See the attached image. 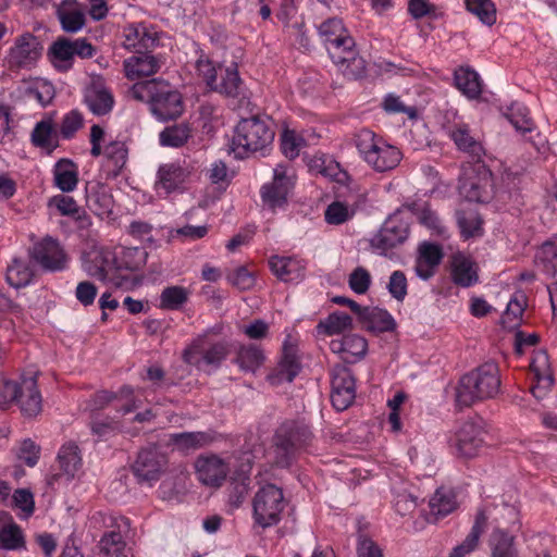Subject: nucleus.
Instances as JSON below:
<instances>
[{"instance_id":"nucleus-1","label":"nucleus","mask_w":557,"mask_h":557,"mask_svg":"<svg viewBox=\"0 0 557 557\" xmlns=\"http://www.w3.org/2000/svg\"><path fill=\"white\" fill-rule=\"evenodd\" d=\"M333 63L349 78H358L364 72V60L358 55L354 38L337 17L322 22L318 27Z\"/></svg>"},{"instance_id":"nucleus-2","label":"nucleus","mask_w":557,"mask_h":557,"mask_svg":"<svg viewBox=\"0 0 557 557\" xmlns=\"http://www.w3.org/2000/svg\"><path fill=\"white\" fill-rule=\"evenodd\" d=\"M132 98L148 102L152 114L160 121L178 117L183 113L181 94L164 81L136 83L129 89Z\"/></svg>"},{"instance_id":"nucleus-3","label":"nucleus","mask_w":557,"mask_h":557,"mask_svg":"<svg viewBox=\"0 0 557 557\" xmlns=\"http://www.w3.org/2000/svg\"><path fill=\"white\" fill-rule=\"evenodd\" d=\"M500 389L498 366L485 362L465 374L456 387V403L460 407H469L475 401L495 397Z\"/></svg>"},{"instance_id":"nucleus-4","label":"nucleus","mask_w":557,"mask_h":557,"mask_svg":"<svg viewBox=\"0 0 557 557\" xmlns=\"http://www.w3.org/2000/svg\"><path fill=\"white\" fill-rule=\"evenodd\" d=\"M274 135L273 121L270 117L255 115L243 119L235 128L234 151L242 157L262 151L272 144Z\"/></svg>"},{"instance_id":"nucleus-5","label":"nucleus","mask_w":557,"mask_h":557,"mask_svg":"<svg viewBox=\"0 0 557 557\" xmlns=\"http://www.w3.org/2000/svg\"><path fill=\"white\" fill-rule=\"evenodd\" d=\"M312 440L309 428L296 421L282 423L274 435V462L277 467L287 468L295 461L299 451L305 449Z\"/></svg>"},{"instance_id":"nucleus-6","label":"nucleus","mask_w":557,"mask_h":557,"mask_svg":"<svg viewBox=\"0 0 557 557\" xmlns=\"http://www.w3.org/2000/svg\"><path fill=\"white\" fill-rule=\"evenodd\" d=\"M355 145L362 159L377 172L395 169L403 157L398 148L385 143L367 128L356 134Z\"/></svg>"},{"instance_id":"nucleus-7","label":"nucleus","mask_w":557,"mask_h":557,"mask_svg":"<svg viewBox=\"0 0 557 557\" xmlns=\"http://www.w3.org/2000/svg\"><path fill=\"white\" fill-rule=\"evenodd\" d=\"M198 77L213 91L227 97H238L243 94L244 83L239 77L237 65L224 67L215 64L207 58H199L196 63Z\"/></svg>"},{"instance_id":"nucleus-8","label":"nucleus","mask_w":557,"mask_h":557,"mask_svg":"<svg viewBox=\"0 0 557 557\" xmlns=\"http://www.w3.org/2000/svg\"><path fill=\"white\" fill-rule=\"evenodd\" d=\"M230 355V345L224 341H212L207 334L197 336L184 350L183 359L198 370L210 372L220 368Z\"/></svg>"},{"instance_id":"nucleus-9","label":"nucleus","mask_w":557,"mask_h":557,"mask_svg":"<svg viewBox=\"0 0 557 557\" xmlns=\"http://www.w3.org/2000/svg\"><path fill=\"white\" fill-rule=\"evenodd\" d=\"M285 508L283 491L274 484L261 486L252 498V519L262 529L276 525Z\"/></svg>"},{"instance_id":"nucleus-10","label":"nucleus","mask_w":557,"mask_h":557,"mask_svg":"<svg viewBox=\"0 0 557 557\" xmlns=\"http://www.w3.org/2000/svg\"><path fill=\"white\" fill-rule=\"evenodd\" d=\"M96 54V48L86 38L70 39L59 37L48 50L51 64L60 72L73 67L74 58L90 59Z\"/></svg>"},{"instance_id":"nucleus-11","label":"nucleus","mask_w":557,"mask_h":557,"mask_svg":"<svg viewBox=\"0 0 557 557\" xmlns=\"http://www.w3.org/2000/svg\"><path fill=\"white\" fill-rule=\"evenodd\" d=\"M83 270L91 277L124 287L125 276L119 275L116 252L106 247H95L83 260Z\"/></svg>"},{"instance_id":"nucleus-12","label":"nucleus","mask_w":557,"mask_h":557,"mask_svg":"<svg viewBox=\"0 0 557 557\" xmlns=\"http://www.w3.org/2000/svg\"><path fill=\"white\" fill-rule=\"evenodd\" d=\"M168 456L156 446L141 449L132 466L134 475L140 483H148L160 480L168 468Z\"/></svg>"},{"instance_id":"nucleus-13","label":"nucleus","mask_w":557,"mask_h":557,"mask_svg":"<svg viewBox=\"0 0 557 557\" xmlns=\"http://www.w3.org/2000/svg\"><path fill=\"white\" fill-rule=\"evenodd\" d=\"M295 173L289 164H277L274 169L273 182L261 189L264 206L271 210L282 208L287 200V195L294 186Z\"/></svg>"},{"instance_id":"nucleus-14","label":"nucleus","mask_w":557,"mask_h":557,"mask_svg":"<svg viewBox=\"0 0 557 557\" xmlns=\"http://www.w3.org/2000/svg\"><path fill=\"white\" fill-rule=\"evenodd\" d=\"M28 255L46 271L58 272L66 268V253L60 243L51 236H46L34 243Z\"/></svg>"},{"instance_id":"nucleus-15","label":"nucleus","mask_w":557,"mask_h":557,"mask_svg":"<svg viewBox=\"0 0 557 557\" xmlns=\"http://www.w3.org/2000/svg\"><path fill=\"white\" fill-rule=\"evenodd\" d=\"M356 397V383L351 371L342 364L331 370V401L338 411L347 409Z\"/></svg>"},{"instance_id":"nucleus-16","label":"nucleus","mask_w":557,"mask_h":557,"mask_svg":"<svg viewBox=\"0 0 557 557\" xmlns=\"http://www.w3.org/2000/svg\"><path fill=\"white\" fill-rule=\"evenodd\" d=\"M193 168L186 163L171 162L159 166L156 190L159 195L183 191L190 178Z\"/></svg>"},{"instance_id":"nucleus-17","label":"nucleus","mask_w":557,"mask_h":557,"mask_svg":"<svg viewBox=\"0 0 557 557\" xmlns=\"http://www.w3.org/2000/svg\"><path fill=\"white\" fill-rule=\"evenodd\" d=\"M197 480L209 487H220L225 481L230 467L219 456L213 454L200 455L194 462Z\"/></svg>"},{"instance_id":"nucleus-18","label":"nucleus","mask_w":557,"mask_h":557,"mask_svg":"<svg viewBox=\"0 0 557 557\" xmlns=\"http://www.w3.org/2000/svg\"><path fill=\"white\" fill-rule=\"evenodd\" d=\"M408 224L399 216L388 218L376 235L371 239V246L379 250L381 255H386L388 250L401 245L408 237Z\"/></svg>"},{"instance_id":"nucleus-19","label":"nucleus","mask_w":557,"mask_h":557,"mask_svg":"<svg viewBox=\"0 0 557 557\" xmlns=\"http://www.w3.org/2000/svg\"><path fill=\"white\" fill-rule=\"evenodd\" d=\"M482 431L472 422H463L449 437V446L455 454L463 458L478 455L483 445Z\"/></svg>"},{"instance_id":"nucleus-20","label":"nucleus","mask_w":557,"mask_h":557,"mask_svg":"<svg viewBox=\"0 0 557 557\" xmlns=\"http://www.w3.org/2000/svg\"><path fill=\"white\" fill-rule=\"evenodd\" d=\"M123 46L128 50L153 49L159 44V33L152 25L146 23H134L123 29Z\"/></svg>"},{"instance_id":"nucleus-21","label":"nucleus","mask_w":557,"mask_h":557,"mask_svg":"<svg viewBox=\"0 0 557 557\" xmlns=\"http://www.w3.org/2000/svg\"><path fill=\"white\" fill-rule=\"evenodd\" d=\"M491 174L485 169L475 173L466 172L460 178L459 193L469 201L484 202L491 196Z\"/></svg>"},{"instance_id":"nucleus-22","label":"nucleus","mask_w":557,"mask_h":557,"mask_svg":"<svg viewBox=\"0 0 557 557\" xmlns=\"http://www.w3.org/2000/svg\"><path fill=\"white\" fill-rule=\"evenodd\" d=\"M162 65V58L149 52H137L123 61V70L129 81L152 76L160 71Z\"/></svg>"},{"instance_id":"nucleus-23","label":"nucleus","mask_w":557,"mask_h":557,"mask_svg":"<svg viewBox=\"0 0 557 557\" xmlns=\"http://www.w3.org/2000/svg\"><path fill=\"white\" fill-rule=\"evenodd\" d=\"M535 264L542 269L544 273L555 278L548 286L549 300L555 311L557 301V237L545 242L536 251Z\"/></svg>"},{"instance_id":"nucleus-24","label":"nucleus","mask_w":557,"mask_h":557,"mask_svg":"<svg viewBox=\"0 0 557 557\" xmlns=\"http://www.w3.org/2000/svg\"><path fill=\"white\" fill-rule=\"evenodd\" d=\"M41 53V46L37 38L27 33L20 36L10 51V64L16 67L33 66Z\"/></svg>"},{"instance_id":"nucleus-25","label":"nucleus","mask_w":557,"mask_h":557,"mask_svg":"<svg viewBox=\"0 0 557 557\" xmlns=\"http://www.w3.org/2000/svg\"><path fill=\"white\" fill-rule=\"evenodd\" d=\"M85 191L86 206L94 214L104 218L112 213L114 200L108 185L100 182H88Z\"/></svg>"},{"instance_id":"nucleus-26","label":"nucleus","mask_w":557,"mask_h":557,"mask_svg":"<svg viewBox=\"0 0 557 557\" xmlns=\"http://www.w3.org/2000/svg\"><path fill=\"white\" fill-rule=\"evenodd\" d=\"M84 100L89 110L96 115L109 113L114 104L110 89L101 79H94L85 89Z\"/></svg>"},{"instance_id":"nucleus-27","label":"nucleus","mask_w":557,"mask_h":557,"mask_svg":"<svg viewBox=\"0 0 557 557\" xmlns=\"http://www.w3.org/2000/svg\"><path fill=\"white\" fill-rule=\"evenodd\" d=\"M301 369L300 361L297 355V347L287 337L283 344V355L281 361L275 368L274 374L271 376L274 383L292 382Z\"/></svg>"},{"instance_id":"nucleus-28","label":"nucleus","mask_w":557,"mask_h":557,"mask_svg":"<svg viewBox=\"0 0 557 557\" xmlns=\"http://www.w3.org/2000/svg\"><path fill=\"white\" fill-rule=\"evenodd\" d=\"M26 417H35L41 412L42 398L37 388V381L35 377H23L21 380V387L18 396L15 401Z\"/></svg>"},{"instance_id":"nucleus-29","label":"nucleus","mask_w":557,"mask_h":557,"mask_svg":"<svg viewBox=\"0 0 557 557\" xmlns=\"http://www.w3.org/2000/svg\"><path fill=\"white\" fill-rule=\"evenodd\" d=\"M367 341L357 334L332 339L330 343L331 351L339 355L345 362L349 363L362 358L367 352Z\"/></svg>"},{"instance_id":"nucleus-30","label":"nucleus","mask_w":557,"mask_h":557,"mask_svg":"<svg viewBox=\"0 0 557 557\" xmlns=\"http://www.w3.org/2000/svg\"><path fill=\"white\" fill-rule=\"evenodd\" d=\"M147 260V252L143 248L126 247L116 252V265L119 275L125 276L124 287L128 286L133 278L132 273L144 267Z\"/></svg>"},{"instance_id":"nucleus-31","label":"nucleus","mask_w":557,"mask_h":557,"mask_svg":"<svg viewBox=\"0 0 557 557\" xmlns=\"http://www.w3.org/2000/svg\"><path fill=\"white\" fill-rule=\"evenodd\" d=\"M55 13L66 33H77L85 26V12L76 0H63L57 5Z\"/></svg>"},{"instance_id":"nucleus-32","label":"nucleus","mask_w":557,"mask_h":557,"mask_svg":"<svg viewBox=\"0 0 557 557\" xmlns=\"http://www.w3.org/2000/svg\"><path fill=\"white\" fill-rule=\"evenodd\" d=\"M450 274L453 282L461 287H470L479 280L475 263L470 257L461 252L453 255Z\"/></svg>"},{"instance_id":"nucleus-33","label":"nucleus","mask_w":557,"mask_h":557,"mask_svg":"<svg viewBox=\"0 0 557 557\" xmlns=\"http://www.w3.org/2000/svg\"><path fill=\"white\" fill-rule=\"evenodd\" d=\"M32 144L51 153L59 146V133L52 116H46L37 122L30 134Z\"/></svg>"},{"instance_id":"nucleus-34","label":"nucleus","mask_w":557,"mask_h":557,"mask_svg":"<svg viewBox=\"0 0 557 557\" xmlns=\"http://www.w3.org/2000/svg\"><path fill=\"white\" fill-rule=\"evenodd\" d=\"M25 545L23 531L8 511H0V547L17 550Z\"/></svg>"},{"instance_id":"nucleus-35","label":"nucleus","mask_w":557,"mask_h":557,"mask_svg":"<svg viewBox=\"0 0 557 557\" xmlns=\"http://www.w3.org/2000/svg\"><path fill=\"white\" fill-rule=\"evenodd\" d=\"M269 264L272 272L284 282H298L305 275L306 264L296 258L274 256Z\"/></svg>"},{"instance_id":"nucleus-36","label":"nucleus","mask_w":557,"mask_h":557,"mask_svg":"<svg viewBox=\"0 0 557 557\" xmlns=\"http://www.w3.org/2000/svg\"><path fill=\"white\" fill-rule=\"evenodd\" d=\"M53 184L62 193H71L78 185V166L72 160L63 158L55 162L52 170Z\"/></svg>"},{"instance_id":"nucleus-37","label":"nucleus","mask_w":557,"mask_h":557,"mask_svg":"<svg viewBox=\"0 0 557 557\" xmlns=\"http://www.w3.org/2000/svg\"><path fill=\"white\" fill-rule=\"evenodd\" d=\"M35 276L32 262L25 258H13L7 267L5 280L14 288L28 286Z\"/></svg>"},{"instance_id":"nucleus-38","label":"nucleus","mask_w":557,"mask_h":557,"mask_svg":"<svg viewBox=\"0 0 557 557\" xmlns=\"http://www.w3.org/2000/svg\"><path fill=\"white\" fill-rule=\"evenodd\" d=\"M447 134L459 150L480 157L483 152L481 143L471 135L470 128L466 123L459 122L447 127Z\"/></svg>"},{"instance_id":"nucleus-39","label":"nucleus","mask_w":557,"mask_h":557,"mask_svg":"<svg viewBox=\"0 0 557 557\" xmlns=\"http://www.w3.org/2000/svg\"><path fill=\"white\" fill-rule=\"evenodd\" d=\"M359 319L368 331L375 333L392 332L396 327L394 318L388 311L380 308H363Z\"/></svg>"},{"instance_id":"nucleus-40","label":"nucleus","mask_w":557,"mask_h":557,"mask_svg":"<svg viewBox=\"0 0 557 557\" xmlns=\"http://www.w3.org/2000/svg\"><path fill=\"white\" fill-rule=\"evenodd\" d=\"M487 525V515L485 509H480L476 512L474 523L471 528L470 533L467 535L465 541L457 545L449 557H465L478 546L479 539L481 534L484 532Z\"/></svg>"},{"instance_id":"nucleus-41","label":"nucleus","mask_w":557,"mask_h":557,"mask_svg":"<svg viewBox=\"0 0 557 557\" xmlns=\"http://www.w3.org/2000/svg\"><path fill=\"white\" fill-rule=\"evenodd\" d=\"M455 86L469 99H476L482 92L479 74L470 67H459L454 74Z\"/></svg>"},{"instance_id":"nucleus-42","label":"nucleus","mask_w":557,"mask_h":557,"mask_svg":"<svg viewBox=\"0 0 557 557\" xmlns=\"http://www.w3.org/2000/svg\"><path fill=\"white\" fill-rule=\"evenodd\" d=\"M103 154L106 157L104 166L108 171V175L116 177L122 172L127 162L128 149L125 143H110L106 146Z\"/></svg>"},{"instance_id":"nucleus-43","label":"nucleus","mask_w":557,"mask_h":557,"mask_svg":"<svg viewBox=\"0 0 557 557\" xmlns=\"http://www.w3.org/2000/svg\"><path fill=\"white\" fill-rule=\"evenodd\" d=\"M213 436L209 432H182L170 435L171 443L181 451L199 449L210 445Z\"/></svg>"},{"instance_id":"nucleus-44","label":"nucleus","mask_w":557,"mask_h":557,"mask_svg":"<svg viewBox=\"0 0 557 557\" xmlns=\"http://www.w3.org/2000/svg\"><path fill=\"white\" fill-rule=\"evenodd\" d=\"M430 515L435 518H444L453 512L457 507L455 494L445 488H438L431 497L430 503Z\"/></svg>"},{"instance_id":"nucleus-45","label":"nucleus","mask_w":557,"mask_h":557,"mask_svg":"<svg viewBox=\"0 0 557 557\" xmlns=\"http://www.w3.org/2000/svg\"><path fill=\"white\" fill-rule=\"evenodd\" d=\"M492 557H519L515 546V536L503 531L494 530L490 537Z\"/></svg>"},{"instance_id":"nucleus-46","label":"nucleus","mask_w":557,"mask_h":557,"mask_svg":"<svg viewBox=\"0 0 557 557\" xmlns=\"http://www.w3.org/2000/svg\"><path fill=\"white\" fill-rule=\"evenodd\" d=\"M60 468L67 478H74L82 467V457L78 446L73 443L62 445L58 454Z\"/></svg>"},{"instance_id":"nucleus-47","label":"nucleus","mask_w":557,"mask_h":557,"mask_svg":"<svg viewBox=\"0 0 557 557\" xmlns=\"http://www.w3.org/2000/svg\"><path fill=\"white\" fill-rule=\"evenodd\" d=\"M264 361L263 351L256 345H242L234 362L245 372H255Z\"/></svg>"},{"instance_id":"nucleus-48","label":"nucleus","mask_w":557,"mask_h":557,"mask_svg":"<svg viewBox=\"0 0 557 557\" xmlns=\"http://www.w3.org/2000/svg\"><path fill=\"white\" fill-rule=\"evenodd\" d=\"M352 327V319L343 311H335L329 314L324 320L320 321L317 329L319 333L325 335H335L343 333Z\"/></svg>"},{"instance_id":"nucleus-49","label":"nucleus","mask_w":557,"mask_h":557,"mask_svg":"<svg viewBox=\"0 0 557 557\" xmlns=\"http://www.w3.org/2000/svg\"><path fill=\"white\" fill-rule=\"evenodd\" d=\"M525 307L527 296L522 292L515 293L502 317L503 324L509 329L518 326L521 322Z\"/></svg>"},{"instance_id":"nucleus-50","label":"nucleus","mask_w":557,"mask_h":557,"mask_svg":"<svg viewBox=\"0 0 557 557\" xmlns=\"http://www.w3.org/2000/svg\"><path fill=\"white\" fill-rule=\"evenodd\" d=\"M190 137V128L181 123L165 127L159 135L160 144L164 147H182Z\"/></svg>"},{"instance_id":"nucleus-51","label":"nucleus","mask_w":557,"mask_h":557,"mask_svg":"<svg viewBox=\"0 0 557 557\" xmlns=\"http://www.w3.org/2000/svg\"><path fill=\"white\" fill-rule=\"evenodd\" d=\"M469 12L488 26L496 22V8L491 0H466Z\"/></svg>"},{"instance_id":"nucleus-52","label":"nucleus","mask_w":557,"mask_h":557,"mask_svg":"<svg viewBox=\"0 0 557 557\" xmlns=\"http://www.w3.org/2000/svg\"><path fill=\"white\" fill-rule=\"evenodd\" d=\"M188 300V290L182 286H170L162 290L160 306L168 310H177Z\"/></svg>"},{"instance_id":"nucleus-53","label":"nucleus","mask_w":557,"mask_h":557,"mask_svg":"<svg viewBox=\"0 0 557 557\" xmlns=\"http://www.w3.org/2000/svg\"><path fill=\"white\" fill-rule=\"evenodd\" d=\"M116 401L121 405L116 408V410L122 414H128L136 409H138L141 405V400L136 395V391L131 385H123L116 391Z\"/></svg>"},{"instance_id":"nucleus-54","label":"nucleus","mask_w":557,"mask_h":557,"mask_svg":"<svg viewBox=\"0 0 557 557\" xmlns=\"http://www.w3.org/2000/svg\"><path fill=\"white\" fill-rule=\"evenodd\" d=\"M305 146V139L295 131L284 129L281 135V150L283 154L293 160L297 158Z\"/></svg>"},{"instance_id":"nucleus-55","label":"nucleus","mask_w":557,"mask_h":557,"mask_svg":"<svg viewBox=\"0 0 557 557\" xmlns=\"http://www.w3.org/2000/svg\"><path fill=\"white\" fill-rule=\"evenodd\" d=\"M125 542L120 532L111 531L104 534L100 542V553L106 557H117L122 554Z\"/></svg>"},{"instance_id":"nucleus-56","label":"nucleus","mask_w":557,"mask_h":557,"mask_svg":"<svg viewBox=\"0 0 557 557\" xmlns=\"http://www.w3.org/2000/svg\"><path fill=\"white\" fill-rule=\"evenodd\" d=\"M13 505L20 510L17 516L22 519L29 518L35 511V500L33 493L27 488H18L12 496Z\"/></svg>"},{"instance_id":"nucleus-57","label":"nucleus","mask_w":557,"mask_h":557,"mask_svg":"<svg viewBox=\"0 0 557 557\" xmlns=\"http://www.w3.org/2000/svg\"><path fill=\"white\" fill-rule=\"evenodd\" d=\"M249 492L248 479L232 481L227 487V504L232 509H238Z\"/></svg>"},{"instance_id":"nucleus-58","label":"nucleus","mask_w":557,"mask_h":557,"mask_svg":"<svg viewBox=\"0 0 557 557\" xmlns=\"http://www.w3.org/2000/svg\"><path fill=\"white\" fill-rule=\"evenodd\" d=\"M354 213V210H350L345 203L334 201L327 206L324 218L329 224L339 225L350 220Z\"/></svg>"},{"instance_id":"nucleus-59","label":"nucleus","mask_w":557,"mask_h":557,"mask_svg":"<svg viewBox=\"0 0 557 557\" xmlns=\"http://www.w3.org/2000/svg\"><path fill=\"white\" fill-rule=\"evenodd\" d=\"M49 208H54L63 216H76L81 208L76 200L67 195L59 194L51 197L48 201Z\"/></svg>"},{"instance_id":"nucleus-60","label":"nucleus","mask_w":557,"mask_h":557,"mask_svg":"<svg viewBox=\"0 0 557 557\" xmlns=\"http://www.w3.org/2000/svg\"><path fill=\"white\" fill-rule=\"evenodd\" d=\"M84 119L81 112L72 110L67 112L61 120L59 136L64 139L72 138L75 133L83 127Z\"/></svg>"},{"instance_id":"nucleus-61","label":"nucleus","mask_w":557,"mask_h":557,"mask_svg":"<svg viewBox=\"0 0 557 557\" xmlns=\"http://www.w3.org/2000/svg\"><path fill=\"white\" fill-rule=\"evenodd\" d=\"M457 221L466 238L476 235L482 224L480 216L473 211L458 212Z\"/></svg>"},{"instance_id":"nucleus-62","label":"nucleus","mask_w":557,"mask_h":557,"mask_svg":"<svg viewBox=\"0 0 557 557\" xmlns=\"http://www.w3.org/2000/svg\"><path fill=\"white\" fill-rule=\"evenodd\" d=\"M382 108L388 114L404 113L408 115L410 119H413L417 114V111L413 107L406 106L400 100V97L394 94H388L384 97Z\"/></svg>"},{"instance_id":"nucleus-63","label":"nucleus","mask_w":557,"mask_h":557,"mask_svg":"<svg viewBox=\"0 0 557 557\" xmlns=\"http://www.w3.org/2000/svg\"><path fill=\"white\" fill-rule=\"evenodd\" d=\"M507 119L518 132L528 133L533 129V122L528 116L527 108L522 106H518L516 109L511 108Z\"/></svg>"},{"instance_id":"nucleus-64","label":"nucleus","mask_w":557,"mask_h":557,"mask_svg":"<svg viewBox=\"0 0 557 557\" xmlns=\"http://www.w3.org/2000/svg\"><path fill=\"white\" fill-rule=\"evenodd\" d=\"M418 220L434 234L444 235L446 233V227L443 225L442 220L428 207L422 208L418 212Z\"/></svg>"}]
</instances>
